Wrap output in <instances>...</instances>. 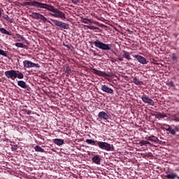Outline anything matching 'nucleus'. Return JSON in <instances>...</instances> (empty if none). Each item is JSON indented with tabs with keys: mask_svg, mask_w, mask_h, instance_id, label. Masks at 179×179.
I'll return each instance as SVG.
<instances>
[{
	"mask_svg": "<svg viewBox=\"0 0 179 179\" xmlns=\"http://www.w3.org/2000/svg\"><path fill=\"white\" fill-rule=\"evenodd\" d=\"M155 118H165L167 117V115L160 113V112H156V114L154 115Z\"/></svg>",
	"mask_w": 179,
	"mask_h": 179,
	"instance_id": "nucleus-18",
	"label": "nucleus"
},
{
	"mask_svg": "<svg viewBox=\"0 0 179 179\" xmlns=\"http://www.w3.org/2000/svg\"><path fill=\"white\" fill-rule=\"evenodd\" d=\"M50 21L52 22L55 26H57V27H60V29H64L65 30L69 29V24L52 18H50Z\"/></svg>",
	"mask_w": 179,
	"mask_h": 179,
	"instance_id": "nucleus-6",
	"label": "nucleus"
},
{
	"mask_svg": "<svg viewBox=\"0 0 179 179\" xmlns=\"http://www.w3.org/2000/svg\"><path fill=\"white\" fill-rule=\"evenodd\" d=\"M139 145L140 146H146L145 141L144 140L141 141Z\"/></svg>",
	"mask_w": 179,
	"mask_h": 179,
	"instance_id": "nucleus-28",
	"label": "nucleus"
},
{
	"mask_svg": "<svg viewBox=\"0 0 179 179\" xmlns=\"http://www.w3.org/2000/svg\"><path fill=\"white\" fill-rule=\"evenodd\" d=\"M92 161L93 163H95V164H100V162H101V159H100V156L95 155L92 158Z\"/></svg>",
	"mask_w": 179,
	"mask_h": 179,
	"instance_id": "nucleus-14",
	"label": "nucleus"
},
{
	"mask_svg": "<svg viewBox=\"0 0 179 179\" xmlns=\"http://www.w3.org/2000/svg\"><path fill=\"white\" fill-rule=\"evenodd\" d=\"M133 82L134 83H135L137 86H139L141 85H143V82L139 80V79H138L136 77H134L133 78Z\"/></svg>",
	"mask_w": 179,
	"mask_h": 179,
	"instance_id": "nucleus-20",
	"label": "nucleus"
},
{
	"mask_svg": "<svg viewBox=\"0 0 179 179\" xmlns=\"http://www.w3.org/2000/svg\"><path fill=\"white\" fill-rule=\"evenodd\" d=\"M26 113L28 115H30V114H31V110H27Z\"/></svg>",
	"mask_w": 179,
	"mask_h": 179,
	"instance_id": "nucleus-38",
	"label": "nucleus"
},
{
	"mask_svg": "<svg viewBox=\"0 0 179 179\" xmlns=\"http://www.w3.org/2000/svg\"><path fill=\"white\" fill-rule=\"evenodd\" d=\"M158 139L159 138H157V137H156L155 136H148L147 138V141H151V142H157Z\"/></svg>",
	"mask_w": 179,
	"mask_h": 179,
	"instance_id": "nucleus-22",
	"label": "nucleus"
},
{
	"mask_svg": "<svg viewBox=\"0 0 179 179\" xmlns=\"http://www.w3.org/2000/svg\"><path fill=\"white\" fill-rule=\"evenodd\" d=\"M101 90L102 92L105 93H108V94H114V90L108 87V86L106 85H103L101 86Z\"/></svg>",
	"mask_w": 179,
	"mask_h": 179,
	"instance_id": "nucleus-10",
	"label": "nucleus"
},
{
	"mask_svg": "<svg viewBox=\"0 0 179 179\" xmlns=\"http://www.w3.org/2000/svg\"><path fill=\"white\" fill-rule=\"evenodd\" d=\"M166 128H165V130L167 132H169L171 135H176V132H179V127L178 126H174V129H173V127L169 125V124H164Z\"/></svg>",
	"mask_w": 179,
	"mask_h": 179,
	"instance_id": "nucleus-7",
	"label": "nucleus"
},
{
	"mask_svg": "<svg viewBox=\"0 0 179 179\" xmlns=\"http://www.w3.org/2000/svg\"><path fill=\"white\" fill-rule=\"evenodd\" d=\"M11 150H12L13 152H16V151L17 150V147H16V146L12 147V148H11Z\"/></svg>",
	"mask_w": 179,
	"mask_h": 179,
	"instance_id": "nucleus-33",
	"label": "nucleus"
},
{
	"mask_svg": "<svg viewBox=\"0 0 179 179\" xmlns=\"http://www.w3.org/2000/svg\"><path fill=\"white\" fill-rule=\"evenodd\" d=\"M122 57H123V58L128 59V61L131 60V56L129 55V52H124Z\"/></svg>",
	"mask_w": 179,
	"mask_h": 179,
	"instance_id": "nucleus-24",
	"label": "nucleus"
},
{
	"mask_svg": "<svg viewBox=\"0 0 179 179\" xmlns=\"http://www.w3.org/2000/svg\"><path fill=\"white\" fill-rule=\"evenodd\" d=\"M178 179H179V176H178V178H177Z\"/></svg>",
	"mask_w": 179,
	"mask_h": 179,
	"instance_id": "nucleus-41",
	"label": "nucleus"
},
{
	"mask_svg": "<svg viewBox=\"0 0 179 179\" xmlns=\"http://www.w3.org/2000/svg\"><path fill=\"white\" fill-rule=\"evenodd\" d=\"M173 121H176V122H179V117H175L173 119Z\"/></svg>",
	"mask_w": 179,
	"mask_h": 179,
	"instance_id": "nucleus-36",
	"label": "nucleus"
},
{
	"mask_svg": "<svg viewBox=\"0 0 179 179\" xmlns=\"http://www.w3.org/2000/svg\"><path fill=\"white\" fill-rule=\"evenodd\" d=\"M4 74L8 79H11L12 80H15L16 78H17V79H23V78H24V75L19 71L10 70L6 71Z\"/></svg>",
	"mask_w": 179,
	"mask_h": 179,
	"instance_id": "nucleus-3",
	"label": "nucleus"
},
{
	"mask_svg": "<svg viewBox=\"0 0 179 179\" xmlns=\"http://www.w3.org/2000/svg\"><path fill=\"white\" fill-rule=\"evenodd\" d=\"M66 73H68L69 75H70V73H71V68L66 67Z\"/></svg>",
	"mask_w": 179,
	"mask_h": 179,
	"instance_id": "nucleus-32",
	"label": "nucleus"
},
{
	"mask_svg": "<svg viewBox=\"0 0 179 179\" xmlns=\"http://www.w3.org/2000/svg\"><path fill=\"white\" fill-rule=\"evenodd\" d=\"M24 5H27V6H34L35 8H41V9H46V10L52 12L50 13V16H52L53 17H56L57 19H62V20L66 19L64 12L59 10L58 8L54 7V6L51 4L34 1H27L24 3Z\"/></svg>",
	"mask_w": 179,
	"mask_h": 179,
	"instance_id": "nucleus-1",
	"label": "nucleus"
},
{
	"mask_svg": "<svg viewBox=\"0 0 179 179\" xmlns=\"http://www.w3.org/2000/svg\"><path fill=\"white\" fill-rule=\"evenodd\" d=\"M2 12H3V10L0 8V17H2Z\"/></svg>",
	"mask_w": 179,
	"mask_h": 179,
	"instance_id": "nucleus-37",
	"label": "nucleus"
},
{
	"mask_svg": "<svg viewBox=\"0 0 179 179\" xmlns=\"http://www.w3.org/2000/svg\"><path fill=\"white\" fill-rule=\"evenodd\" d=\"M98 118H99V120H107L110 118V116H108L106 112L101 111L98 113Z\"/></svg>",
	"mask_w": 179,
	"mask_h": 179,
	"instance_id": "nucleus-12",
	"label": "nucleus"
},
{
	"mask_svg": "<svg viewBox=\"0 0 179 179\" xmlns=\"http://www.w3.org/2000/svg\"><path fill=\"white\" fill-rule=\"evenodd\" d=\"M81 22L82 23H85V24H89V23H90V20L87 18H83Z\"/></svg>",
	"mask_w": 179,
	"mask_h": 179,
	"instance_id": "nucleus-25",
	"label": "nucleus"
},
{
	"mask_svg": "<svg viewBox=\"0 0 179 179\" xmlns=\"http://www.w3.org/2000/svg\"><path fill=\"white\" fill-rule=\"evenodd\" d=\"M133 57L134 58H136V59H137V61L143 65H146V64H148V60H146V58H145L143 56H141L139 55H134Z\"/></svg>",
	"mask_w": 179,
	"mask_h": 179,
	"instance_id": "nucleus-9",
	"label": "nucleus"
},
{
	"mask_svg": "<svg viewBox=\"0 0 179 179\" xmlns=\"http://www.w3.org/2000/svg\"><path fill=\"white\" fill-rule=\"evenodd\" d=\"M91 43L94 44V45L96 47V48L102 50L103 51H110V50H111V45L104 43L100 41L99 39H96L94 42H91Z\"/></svg>",
	"mask_w": 179,
	"mask_h": 179,
	"instance_id": "nucleus-4",
	"label": "nucleus"
},
{
	"mask_svg": "<svg viewBox=\"0 0 179 179\" xmlns=\"http://www.w3.org/2000/svg\"><path fill=\"white\" fill-rule=\"evenodd\" d=\"M86 143L88 145H92L93 146H98L99 149L102 150H106V152H114V145L108 143L104 141H99L93 139H86Z\"/></svg>",
	"mask_w": 179,
	"mask_h": 179,
	"instance_id": "nucleus-2",
	"label": "nucleus"
},
{
	"mask_svg": "<svg viewBox=\"0 0 179 179\" xmlns=\"http://www.w3.org/2000/svg\"><path fill=\"white\" fill-rule=\"evenodd\" d=\"M0 33L1 34H7V36H12V34L6 30L5 28H0Z\"/></svg>",
	"mask_w": 179,
	"mask_h": 179,
	"instance_id": "nucleus-19",
	"label": "nucleus"
},
{
	"mask_svg": "<svg viewBox=\"0 0 179 179\" xmlns=\"http://www.w3.org/2000/svg\"><path fill=\"white\" fill-rule=\"evenodd\" d=\"M90 29L91 30H99V27H94V25H92L91 27H90Z\"/></svg>",
	"mask_w": 179,
	"mask_h": 179,
	"instance_id": "nucleus-31",
	"label": "nucleus"
},
{
	"mask_svg": "<svg viewBox=\"0 0 179 179\" xmlns=\"http://www.w3.org/2000/svg\"><path fill=\"white\" fill-rule=\"evenodd\" d=\"M143 103H147L150 106H155V101L153 99H150L147 95H144L141 97Z\"/></svg>",
	"mask_w": 179,
	"mask_h": 179,
	"instance_id": "nucleus-11",
	"label": "nucleus"
},
{
	"mask_svg": "<svg viewBox=\"0 0 179 179\" xmlns=\"http://www.w3.org/2000/svg\"><path fill=\"white\" fill-rule=\"evenodd\" d=\"M93 71H94L95 75H98L99 76H103V78L106 76H109L108 74H107L104 71H101L100 70H97L96 69H93Z\"/></svg>",
	"mask_w": 179,
	"mask_h": 179,
	"instance_id": "nucleus-13",
	"label": "nucleus"
},
{
	"mask_svg": "<svg viewBox=\"0 0 179 179\" xmlns=\"http://www.w3.org/2000/svg\"><path fill=\"white\" fill-rule=\"evenodd\" d=\"M36 152H41V153H44L45 152L40 145H36L34 148Z\"/></svg>",
	"mask_w": 179,
	"mask_h": 179,
	"instance_id": "nucleus-23",
	"label": "nucleus"
},
{
	"mask_svg": "<svg viewBox=\"0 0 179 179\" xmlns=\"http://www.w3.org/2000/svg\"><path fill=\"white\" fill-rule=\"evenodd\" d=\"M168 86H170V87H174V83L173 81H170L169 83H167Z\"/></svg>",
	"mask_w": 179,
	"mask_h": 179,
	"instance_id": "nucleus-29",
	"label": "nucleus"
},
{
	"mask_svg": "<svg viewBox=\"0 0 179 179\" xmlns=\"http://www.w3.org/2000/svg\"><path fill=\"white\" fill-rule=\"evenodd\" d=\"M0 27H1V24H0Z\"/></svg>",
	"mask_w": 179,
	"mask_h": 179,
	"instance_id": "nucleus-43",
	"label": "nucleus"
},
{
	"mask_svg": "<svg viewBox=\"0 0 179 179\" xmlns=\"http://www.w3.org/2000/svg\"><path fill=\"white\" fill-rule=\"evenodd\" d=\"M0 55H2L3 57H8V54H6V52L2 49H0Z\"/></svg>",
	"mask_w": 179,
	"mask_h": 179,
	"instance_id": "nucleus-27",
	"label": "nucleus"
},
{
	"mask_svg": "<svg viewBox=\"0 0 179 179\" xmlns=\"http://www.w3.org/2000/svg\"><path fill=\"white\" fill-rule=\"evenodd\" d=\"M3 19H4L5 20H6V22H8V23H13V19L9 17L8 15L5 14L3 16Z\"/></svg>",
	"mask_w": 179,
	"mask_h": 179,
	"instance_id": "nucleus-21",
	"label": "nucleus"
},
{
	"mask_svg": "<svg viewBox=\"0 0 179 179\" xmlns=\"http://www.w3.org/2000/svg\"><path fill=\"white\" fill-rule=\"evenodd\" d=\"M16 37L17 38H20L21 40H24V37H23L22 35H20V34H16Z\"/></svg>",
	"mask_w": 179,
	"mask_h": 179,
	"instance_id": "nucleus-30",
	"label": "nucleus"
},
{
	"mask_svg": "<svg viewBox=\"0 0 179 179\" xmlns=\"http://www.w3.org/2000/svg\"><path fill=\"white\" fill-rule=\"evenodd\" d=\"M17 85L18 86H20V87H22V89H27V87H29V85H27V84H26V82L23 80H19L17 82Z\"/></svg>",
	"mask_w": 179,
	"mask_h": 179,
	"instance_id": "nucleus-15",
	"label": "nucleus"
},
{
	"mask_svg": "<svg viewBox=\"0 0 179 179\" xmlns=\"http://www.w3.org/2000/svg\"><path fill=\"white\" fill-rule=\"evenodd\" d=\"M31 16L34 19H36L37 20L40 19L43 23H50V24H52V22H51V21L48 20L47 17H45L40 13H32Z\"/></svg>",
	"mask_w": 179,
	"mask_h": 179,
	"instance_id": "nucleus-5",
	"label": "nucleus"
},
{
	"mask_svg": "<svg viewBox=\"0 0 179 179\" xmlns=\"http://www.w3.org/2000/svg\"><path fill=\"white\" fill-rule=\"evenodd\" d=\"M65 47H67V48H69V45H65Z\"/></svg>",
	"mask_w": 179,
	"mask_h": 179,
	"instance_id": "nucleus-40",
	"label": "nucleus"
},
{
	"mask_svg": "<svg viewBox=\"0 0 179 179\" xmlns=\"http://www.w3.org/2000/svg\"><path fill=\"white\" fill-rule=\"evenodd\" d=\"M146 145H150V143L149 141H145V146Z\"/></svg>",
	"mask_w": 179,
	"mask_h": 179,
	"instance_id": "nucleus-39",
	"label": "nucleus"
},
{
	"mask_svg": "<svg viewBox=\"0 0 179 179\" xmlns=\"http://www.w3.org/2000/svg\"><path fill=\"white\" fill-rule=\"evenodd\" d=\"M53 142L55 145H57V146H61L64 145V141L61 138H55L53 140Z\"/></svg>",
	"mask_w": 179,
	"mask_h": 179,
	"instance_id": "nucleus-16",
	"label": "nucleus"
},
{
	"mask_svg": "<svg viewBox=\"0 0 179 179\" xmlns=\"http://www.w3.org/2000/svg\"><path fill=\"white\" fill-rule=\"evenodd\" d=\"M71 2L74 3V5H76L77 3H78L79 0H71Z\"/></svg>",
	"mask_w": 179,
	"mask_h": 179,
	"instance_id": "nucleus-35",
	"label": "nucleus"
},
{
	"mask_svg": "<svg viewBox=\"0 0 179 179\" xmlns=\"http://www.w3.org/2000/svg\"><path fill=\"white\" fill-rule=\"evenodd\" d=\"M172 59H173V61L177 59V55H176V53H173L172 55Z\"/></svg>",
	"mask_w": 179,
	"mask_h": 179,
	"instance_id": "nucleus-34",
	"label": "nucleus"
},
{
	"mask_svg": "<svg viewBox=\"0 0 179 179\" xmlns=\"http://www.w3.org/2000/svg\"><path fill=\"white\" fill-rule=\"evenodd\" d=\"M178 175H177V173H173L172 174H168L165 176V178H168V179H176L178 178Z\"/></svg>",
	"mask_w": 179,
	"mask_h": 179,
	"instance_id": "nucleus-17",
	"label": "nucleus"
},
{
	"mask_svg": "<svg viewBox=\"0 0 179 179\" xmlns=\"http://www.w3.org/2000/svg\"><path fill=\"white\" fill-rule=\"evenodd\" d=\"M15 47H18V48H24V45L22 43H16Z\"/></svg>",
	"mask_w": 179,
	"mask_h": 179,
	"instance_id": "nucleus-26",
	"label": "nucleus"
},
{
	"mask_svg": "<svg viewBox=\"0 0 179 179\" xmlns=\"http://www.w3.org/2000/svg\"><path fill=\"white\" fill-rule=\"evenodd\" d=\"M24 68H40V64L33 63L31 61L25 60L23 62Z\"/></svg>",
	"mask_w": 179,
	"mask_h": 179,
	"instance_id": "nucleus-8",
	"label": "nucleus"
},
{
	"mask_svg": "<svg viewBox=\"0 0 179 179\" xmlns=\"http://www.w3.org/2000/svg\"><path fill=\"white\" fill-rule=\"evenodd\" d=\"M139 1H145V0H139Z\"/></svg>",
	"mask_w": 179,
	"mask_h": 179,
	"instance_id": "nucleus-42",
	"label": "nucleus"
}]
</instances>
